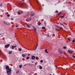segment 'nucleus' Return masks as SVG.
<instances>
[{
  "label": "nucleus",
  "mask_w": 75,
  "mask_h": 75,
  "mask_svg": "<svg viewBox=\"0 0 75 75\" xmlns=\"http://www.w3.org/2000/svg\"><path fill=\"white\" fill-rule=\"evenodd\" d=\"M16 27L17 28L18 27V25H16Z\"/></svg>",
  "instance_id": "nucleus-39"
},
{
  "label": "nucleus",
  "mask_w": 75,
  "mask_h": 75,
  "mask_svg": "<svg viewBox=\"0 0 75 75\" xmlns=\"http://www.w3.org/2000/svg\"><path fill=\"white\" fill-rule=\"evenodd\" d=\"M3 23L4 24H6V25H8L9 24V23H7L5 21H3Z\"/></svg>",
  "instance_id": "nucleus-5"
},
{
  "label": "nucleus",
  "mask_w": 75,
  "mask_h": 75,
  "mask_svg": "<svg viewBox=\"0 0 75 75\" xmlns=\"http://www.w3.org/2000/svg\"><path fill=\"white\" fill-rule=\"evenodd\" d=\"M67 52H69V53H70V54H72V53L74 52V51L68 50L67 51Z\"/></svg>",
  "instance_id": "nucleus-2"
},
{
  "label": "nucleus",
  "mask_w": 75,
  "mask_h": 75,
  "mask_svg": "<svg viewBox=\"0 0 75 75\" xmlns=\"http://www.w3.org/2000/svg\"><path fill=\"white\" fill-rule=\"evenodd\" d=\"M33 28L34 30H35V31H36V30L34 26H33Z\"/></svg>",
  "instance_id": "nucleus-12"
},
{
  "label": "nucleus",
  "mask_w": 75,
  "mask_h": 75,
  "mask_svg": "<svg viewBox=\"0 0 75 75\" xmlns=\"http://www.w3.org/2000/svg\"><path fill=\"white\" fill-rule=\"evenodd\" d=\"M47 36L48 37H50V35H47Z\"/></svg>",
  "instance_id": "nucleus-37"
},
{
  "label": "nucleus",
  "mask_w": 75,
  "mask_h": 75,
  "mask_svg": "<svg viewBox=\"0 0 75 75\" xmlns=\"http://www.w3.org/2000/svg\"><path fill=\"white\" fill-rule=\"evenodd\" d=\"M18 72H19V70H17L16 72V74H18Z\"/></svg>",
  "instance_id": "nucleus-15"
},
{
  "label": "nucleus",
  "mask_w": 75,
  "mask_h": 75,
  "mask_svg": "<svg viewBox=\"0 0 75 75\" xmlns=\"http://www.w3.org/2000/svg\"><path fill=\"white\" fill-rule=\"evenodd\" d=\"M9 46H10V44L6 45H5V48H8Z\"/></svg>",
  "instance_id": "nucleus-7"
},
{
  "label": "nucleus",
  "mask_w": 75,
  "mask_h": 75,
  "mask_svg": "<svg viewBox=\"0 0 75 75\" xmlns=\"http://www.w3.org/2000/svg\"><path fill=\"white\" fill-rule=\"evenodd\" d=\"M11 69V68H10V69Z\"/></svg>",
  "instance_id": "nucleus-47"
},
{
  "label": "nucleus",
  "mask_w": 75,
  "mask_h": 75,
  "mask_svg": "<svg viewBox=\"0 0 75 75\" xmlns=\"http://www.w3.org/2000/svg\"><path fill=\"white\" fill-rule=\"evenodd\" d=\"M22 50V49L21 48H19V49L18 50V51H21Z\"/></svg>",
  "instance_id": "nucleus-11"
},
{
  "label": "nucleus",
  "mask_w": 75,
  "mask_h": 75,
  "mask_svg": "<svg viewBox=\"0 0 75 75\" xmlns=\"http://www.w3.org/2000/svg\"><path fill=\"white\" fill-rule=\"evenodd\" d=\"M58 52L59 53L61 54H63V52L60 49H58Z\"/></svg>",
  "instance_id": "nucleus-3"
},
{
  "label": "nucleus",
  "mask_w": 75,
  "mask_h": 75,
  "mask_svg": "<svg viewBox=\"0 0 75 75\" xmlns=\"http://www.w3.org/2000/svg\"><path fill=\"white\" fill-rule=\"evenodd\" d=\"M31 16H34V14H31Z\"/></svg>",
  "instance_id": "nucleus-30"
},
{
  "label": "nucleus",
  "mask_w": 75,
  "mask_h": 75,
  "mask_svg": "<svg viewBox=\"0 0 75 75\" xmlns=\"http://www.w3.org/2000/svg\"><path fill=\"white\" fill-rule=\"evenodd\" d=\"M38 25H41V23H40V22H38Z\"/></svg>",
  "instance_id": "nucleus-16"
},
{
  "label": "nucleus",
  "mask_w": 75,
  "mask_h": 75,
  "mask_svg": "<svg viewBox=\"0 0 75 75\" xmlns=\"http://www.w3.org/2000/svg\"><path fill=\"white\" fill-rule=\"evenodd\" d=\"M6 69V70H9L10 69V68L9 67V66H6V67H5Z\"/></svg>",
  "instance_id": "nucleus-4"
},
{
  "label": "nucleus",
  "mask_w": 75,
  "mask_h": 75,
  "mask_svg": "<svg viewBox=\"0 0 75 75\" xmlns=\"http://www.w3.org/2000/svg\"><path fill=\"white\" fill-rule=\"evenodd\" d=\"M22 56L23 57H25V54H22Z\"/></svg>",
  "instance_id": "nucleus-10"
},
{
  "label": "nucleus",
  "mask_w": 75,
  "mask_h": 75,
  "mask_svg": "<svg viewBox=\"0 0 75 75\" xmlns=\"http://www.w3.org/2000/svg\"><path fill=\"white\" fill-rule=\"evenodd\" d=\"M67 40H69V42H70V39H69V38H67Z\"/></svg>",
  "instance_id": "nucleus-28"
},
{
  "label": "nucleus",
  "mask_w": 75,
  "mask_h": 75,
  "mask_svg": "<svg viewBox=\"0 0 75 75\" xmlns=\"http://www.w3.org/2000/svg\"><path fill=\"white\" fill-rule=\"evenodd\" d=\"M75 40H73L72 41V42H75Z\"/></svg>",
  "instance_id": "nucleus-31"
},
{
  "label": "nucleus",
  "mask_w": 75,
  "mask_h": 75,
  "mask_svg": "<svg viewBox=\"0 0 75 75\" xmlns=\"http://www.w3.org/2000/svg\"><path fill=\"white\" fill-rule=\"evenodd\" d=\"M26 58L27 59H30V57H27Z\"/></svg>",
  "instance_id": "nucleus-21"
},
{
  "label": "nucleus",
  "mask_w": 75,
  "mask_h": 75,
  "mask_svg": "<svg viewBox=\"0 0 75 75\" xmlns=\"http://www.w3.org/2000/svg\"><path fill=\"white\" fill-rule=\"evenodd\" d=\"M11 53H12V51H9V54H11Z\"/></svg>",
  "instance_id": "nucleus-19"
},
{
  "label": "nucleus",
  "mask_w": 75,
  "mask_h": 75,
  "mask_svg": "<svg viewBox=\"0 0 75 75\" xmlns=\"http://www.w3.org/2000/svg\"><path fill=\"white\" fill-rule=\"evenodd\" d=\"M42 29H43V30H44V29H45V28L44 27H42Z\"/></svg>",
  "instance_id": "nucleus-22"
},
{
  "label": "nucleus",
  "mask_w": 75,
  "mask_h": 75,
  "mask_svg": "<svg viewBox=\"0 0 75 75\" xmlns=\"http://www.w3.org/2000/svg\"><path fill=\"white\" fill-rule=\"evenodd\" d=\"M28 21H31V18H28Z\"/></svg>",
  "instance_id": "nucleus-17"
},
{
  "label": "nucleus",
  "mask_w": 75,
  "mask_h": 75,
  "mask_svg": "<svg viewBox=\"0 0 75 75\" xmlns=\"http://www.w3.org/2000/svg\"><path fill=\"white\" fill-rule=\"evenodd\" d=\"M56 27H57V28H60V27H59V26H58V25H57V26H56Z\"/></svg>",
  "instance_id": "nucleus-24"
},
{
  "label": "nucleus",
  "mask_w": 75,
  "mask_h": 75,
  "mask_svg": "<svg viewBox=\"0 0 75 75\" xmlns=\"http://www.w3.org/2000/svg\"><path fill=\"white\" fill-rule=\"evenodd\" d=\"M37 58H38V57H36V59H37Z\"/></svg>",
  "instance_id": "nucleus-46"
},
{
  "label": "nucleus",
  "mask_w": 75,
  "mask_h": 75,
  "mask_svg": "<svg viewBox=\"0 0 75 75\" xmlns=\"http://www.w3.org/2000/svg\"><path fill=\"white\" fill-rule=\"evenodd\" d=\"M38 4H39L40 5V3L38 1Z\"/></svg>",
  "instance_id": "nucleus-42"
},
{
  "label": "nucleus",
  "mask_w": 75,
  "mask_h": 75,
  "mask_svg": "<svg viewBox=\"0 0 75 75\" xmlns=\"http://www.w3.org/2000/svg\"><path fill=\"white\" fill-rule=\"evenodd\" d=\"M7 17H10V15H7Z\"/></svg>",
  "instance_id": "nucleus-35"
},
{
  "label": "nucleus",
  "mask_w": 75,
  "mask_h": 75,
  "mask_svg": "<svg viewBox=\"0 0 75 75\" xmlns=\"http://www.w3.org/2000/svg\"><path fill=\"white\" fill-rule=\"evenodd\" d=\"M50 75H51V74H50Z\"/></svg>",
  "instance_id": "nucleus-50"
},
{
  "label": "nucleus",
  "mask_w": 75,
  "mask_h": 75,
  "mask_svg": "<svg viewBox=\"0 0 75 75\" xmlns=\"http://www.w3.org/2000/svg\"><path fill=\"white\" fill-rule=\"evenodd\" d=\"M39 69H42V66H40L39 67Z\"/></svg>",
  "instance_id": "nucleus-14"
},
{
  "label": "nucleus",
  "mask_w": 75,
  "mask_h": 75,
  "mask_svg": "<svg viewBox=\"0 0 75 75\" xmlns=\"http://www.w3.org/2000/svg\"><path fill=\"white\" fill-rule=\"evenodd\" d=\"M62 12H60V13H59L58 14V15H59V14H61V13Z\"/></svg>",
  "instance_id": "nucleus-32"
},
{
  "label": "nucleus",
  "mask_w": 75,
  "mask_h": 75,
  "mask_svg": "<svg viewBox=\"0 0 75 75\" xmlns=\"http://www.w3.org/2000/svg\"><path fill=\"white\" fill-rule=\"evenodd\" d=\"M58 11H55V13H58Z\"/></svg>",
  "instance_id": "nucleus-27"
},
{
  "label": "nucleus",
  "mask_w": 75,
  "mask_h": 75,
  "mask_svg": "<svg viewBox=\"0 0 75 75\" xmlns=\"http://www.w3.org/2000/svg\"><path fill=\"white\" fill-rule=\"evenodd\" d=\"M56 30H57V29H56Z\"/></svg>",
  "instance_id": "nucleus-48"
},
{
  "label": "nucleus",
  "mask_w": 75,
  "mask_h": 75,
  "mask_svg": "<svg viewBox=\"0 0 75 75\" xmlns=\"http://www.w3.org/2000/svg\"><path fill=\"white\" fill-rule=\"evenodd\" d=\"M64 16H61V18H63L64 17Z\"/></svg>",
  "instance_id": "nucleus-29"
},
{
  "label": "nucleus",
  "mask_w": 75,
  "mask_h": 75,
  "mask_svg": "<svg viewBox=\"0 0 75 75\" xmlns=\"http://www.w3.org/2000/svg\"><path fill=\"white\" fill-rule=\"evenodd\" d=\"M45 52H46V53H47V54H48V52H47V50L46 49L45 50Z\"/></svg>",
  "instance_id": "nucleus-13"
},
{
  "label": "nucleus",
  "mask_w": 75,
  "mask_h": 75,
  "mask_svg": "<svg viewBox=\"0 0 75 75\" xmlns=\"http://www.w3.org/2000/svg\"><path fill=\"white\" fill-rule=\"evenodd\" d=\"M26 26H27V27H28V28H30V26L28 24H27Z\"/></svg>",
  "instance_id": "nucleus-9"
},
{
  "label": "nucleus",
  "mask_w": 75,
  "mask_h": 75,
  "mask_svg": "<svg viewBox=\"0 0 75 75\" xmlns=\"http://www.w3.org/2000/svg\"><path fill=\"white\" fill-rule=\"evenodd\" d=\"M1 51L0 50V55H1Z\"/></svg>",
  "instance_id": "nucleus-34"
},
{
  "label": "nucleus",
  "mask_w": 75,
  "mask_h": 75,
  "mask_svg": "<svg viewBox=\"0 0 75 75\" xmlns=\"http://www.w3.org/2000/svg\"><path fill=\"white\" fill-rule=\"evenodd\" d=\"M12 70L11 69H9L6 72L8 74V75H11V71Z\"/></svg>",
  "instance_id": "nucleus-1"
},
{
  "label": "nucleus",
  "mask_w": 75,
  "mask_h": 75,
  "mask_svg": "<svg viewBox=\"0 0 75 75\" xmlns=\"http://www.w3.org/2000/svg\"><path fill=\"white\" fill-rule=\"evenodd\" d=\"M55 67L56 68V69H57L58 68L57 67V66H55Z\"/></svg>",
  "instance_id": "nucleus-41"
},
{
  "label": "nucleus",
  "mask_w": 75,
  "mask_h": 75,
  "mask_svg": "<svg viewBox=\"0 0 75 75\" xmlns=\"http://www.w3.org/2000/svg\"><path fill=\"white\" fill-rule=\"evenodd\" d=\"M23 1H24V0H23Z\"/></svg>",
  "instance_id": "nucleus-49"
},
{
  "label": "nucleus",
  "mask_w": 75,
  "mask_h": 75,
  "mask_svg": "<svg viewBox=\"0 0 75 75\" xmlns=\"http://www.w3.org/2000/svg\"><path fill=\"white\" fill-rule=\"evenodd\" d=\"M35 65H37V62H35Z\"/></svg>",
  "instance_id": "nucleus-40"
},
{
  "label": "nucleus",
  "mask_w": 75,
  "mask_h": 75,
  "mask_svg": "<svg viewBox=\"0 0 75 75\" xmlns=\"http://www.w3.org/2000/svg\"><path fill=\"white\" fill-rule=\"evenodd\" d=\"M32 59H35V56H33L32 57Z\"/></svg>",
  "instance_id": "nucleus-8"
},
{
  "label": "nucleus",
  "mask_w": 75,
  "mask_h": 75,
  "mask_svg": "<svg viewBox=\"0 0 75 75\" xmlns=\"http://www.w3.org/2000/svg\"><path fill=\"white\" fill-rule=\"evenodd\" d=\"M11 20H13V18H11Z\"/></svg>",
  "instance_id": "nucleus-38"
},
{
  "label": "nucleus",
  "mask_w": 75,
  "mask_h": 75,
  "mask_svg": "<svg viewBox=\"0 0 75 75\" xmlns=\"http://www.w3.org/2000/svg\"><path fill=\"white\" fill-rule=\"evenodd\" d=\"M26 65H27V64H26L25 65H24V66H26Z\"/></svg>",
  "instance_id": "nucleus-44"
},
{
  "label": "nucleus",
  "mask_w": 75,
  "mask_h": 75,
  "mask_svg": "<svg viewBox=\"0 0 75 75\" xmlns=\"http://www.w3.org/2000/svg\"><path fill=\"white\" fill-rule=\"evenodd\" d=\"M18 15H20V14H21L20 13V12H18Z\"/></svg>",
  "instance_id": "nucleus-26"
},
{
  "label": "nucleus",
  "mask_w": 75,
  "mask_h": 75,
  "mask_svg": "<svg viewBox=\"0 0 75 75\" xmlns=\"http://www.w3.org/2000/svg\"><path fill=\"white\" fill-rule=\"evenodd\" d=\"M27 65H30V64H27Z\"/></svg>",
  "instance_id": "nucleus-43"
},
{
  "label": "nucleus",
  "mask_w": 75,
  "mask_h": 75,
  "mask_svg": "<svg viewBox=\"0 0 75 75\" xmlns=\"http://www.w3.org/2000/svg\"><path fill=\"white\" fill-rule=\"evenodd\" d=\"M0 6H2V4H0Z\"/></svg>",
  "instance_id": "nucleus-45"
},
{
  "label": "nucleus",
  "mask_w": 75,
  "mask_h": 75,
  "mask_svg": "<svg viewBox=\"0 0 75 75\" xmlns=\"http://www.w3.org/2000/svg\"><path fill=\"white\" fill-rule=\"evenodd\" d=\"M16 46H12L11 47V49H12V50H13V49L15 48L16 47Z\"/></svg>",
  "instance_id": "nucleus-6"
},
{
  "label": "nucleus",
  "mask_w": 75,
  "mask_h": 75,
  "mask_svg": "<svg viewBox=\"0 0 75 75\" xmlns=\"http://www.w3.org/2000/svg\"><path fill=\"white\" fill-rule=\"evenodd\" d=\"M19 68H22V65H19Z\"/></svg>",
  "instance_id": "nucleus-20"
},
{
  "label": "nucleus",
  "mask_w": 75,
  "mask_h": 75,
  "mask_svg": "<svg viewBox=\"0 0 75 75\" xmlns=\"http://www.w3.org/2000/svg\"><path fill=\"white\" fill-rule=\"evenodd\" d=\"M37 46H38V45L36 46L35 48L34 49V51H35V50L37 49Z\"/></svg>",
  "instance_id": "nucleus-18"
},
{
  "label": "nucleus",
  "mask_w": 75,
  "mask_h": 75,
  "mask_svg": "<svg viewBox=\"0 0 75 75\" xmlns=\"http://www.w3.org/2000/svg\"><path fill=\"white\" fill-rule=\"evenodd\" d=\"M40 62H41V63L43 62V60H41L40 61Z\"/></svg>",
  "instance_id": "nucleus-25"
},
{
  "label": "nucleus",
  "mask_w": 75,
  "mask_h": 75,
  "mask_svg": "<svg viewBox=\"0 0 75 75\" xmlns=\"http://www.w3.org/2000/svg\"><path fill=\"white\" fill-rule=\"evenodd\" d=\"M72 57H73L74 58H75V56L73 55V56H72Z\"/></svg>",
  "instance_id": "nucleus-33"
},
{
  "label": "nucleus",
  "mask_w": 75,
  "mask_h": 75,
  "mask_svg": "<svg viewBox=\"0 0 75 75\" xmlns=\"http://www.w3.org/2000/svg\"><path fill=\"white\" fill-rule=\"evenodd\" d=\"M61 25H62L63 26H64L63 24L61 23H60Z\"/></svg>",
  "instance_id": "nucleus-36"
},
{
  "label": "nucleus",
  "mask_w": 75,
  "mask_h": 75,
  "mask_svg": "<svg viewBox=\"0 0 75 75\" xmlns=\"http://www.w3.org/2000/svg\"><path fill=\"white\" fill-rule=\"evenodd\" d=\"M64 49H66L67 48V47H66L64 46L63 47Z\"/></svg>",
  "instance_id": "nucleus-23"
}]
</instances>
